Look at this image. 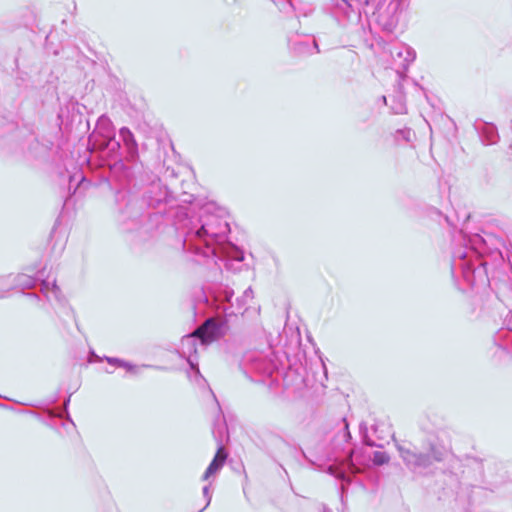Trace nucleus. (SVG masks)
<instances>
[{"label":"nucleus","instance_id":"nucleus-3","mask_svg":"<svg viewBox=\"0 0 512 512\" xmlns=\"http://www.w3.org/2000/svg\"><path fill=\"white\" fill-rule=\"evenodd\" d=\"M429 450H430V453L427 455L428 461L430 459L434 460V461H442L443 460L444 453H443L442 449H440L437 445L430 444Z\"/></svg>","mask_w":512,"mask_h":512},{"label":"nucleus","instance_id":"nucleus-4","mask_svg":"<svg viewBox=\"0 0 512 512\" xmlns=\"http://www.w3.org/2000/svg\"><path fill=\"white\" fill-rule=\"evenodd\" d=\"M389 456L381 451H376L373 455V463L376 465H383L388 463Z\"/></svg>","mask_w":512,"mask_h":512},{"label":"nucleus","instance_id":"nucleus-2","mask_svg":"<svg viewBox=\"0 0 512 512\" xmlns=\"http://www.w3.org/2000/svg\"><path fill=\"white\" fill-rule=\"evenodd\" d=\"M226 458H227V454H226L224 448L220 447L217 450L212 462L207 467V469L203 475V479L207 480L210 476L214 475L224 465Z\"/></svg>","mask_w":512,"mask_h":512},{"label":"nucleus","instance_id":"nucleus-1","mask_svg":"<svg viewBox=\"0 0 512 512\" xmlns=\"http://www.w3.org/2000/svg\"><path fill=\"white\" fill-rule=\"evenodd\" d=\"M190 336L200 339L203 345H210L221 337L220 327L213 318H209L194 330Z\"/></svg>","mask_w":512,"mask_h":512},{"label":"nucleus","instance_id":"nucleus-5","mask_svg":"<svg viewBox=\"0 0 512 512\" xmlns=\"http://www.w3.org/2000/svg\"><path fill=\"white\" fill-rule=\"evenodd\" d=\"M418 464H423L424 463V460L422 458H419L418 461H417Z\"/></svg>","mask_w":512,"mask_h":512}]
</instances>
